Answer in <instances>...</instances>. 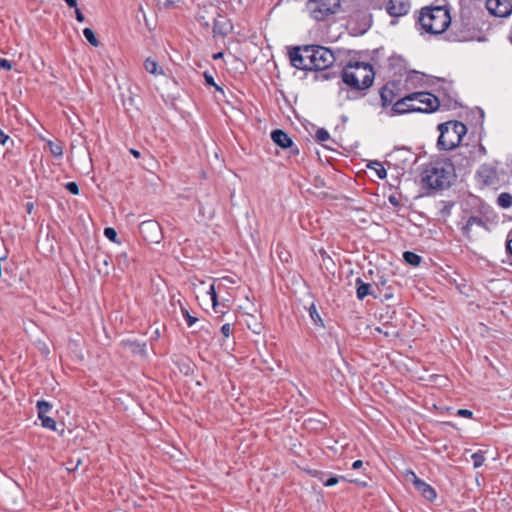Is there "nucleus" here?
<instances>
[{
    "label": "nucleus",
    "mask_w": 512,
    "mask_h": 512,
    "mask_svg": "<svg viewBox=\"0 0 512 512\" xmlns=\"http://www.w3.org/2000/svg\"><path fill=\"white\" fill-rule=\"evenodd\" d=\"M356 284V295L359 300H363L366 296L372 295L374 298L381 297V291L376 293L375 289L372 288L371 284L365 283L361 278H357Z\"/></svg>",
    "instance_id": "obj_14"
},
{
    "label": "nucleus",
    "mask_w": 512,
    "mask_h": 512,
    "mask_svg": "<svg viewBox=\"0 0 512 512\" xmlns=\"http://www.w3.org/2000/svg\"><path fill=\"white\" fill-rule=\"evenodd\" d=\"M207 293L210 295L213 307L215 308L216 305L218 304V302H217V293L215 291V285L214 284L210 285V288H209Z\"/></svg>",
    "instance_id": "obj_34"
},
{
    "label": "nucleus",
    "mask_w": 512,
    "mask_h": 512,
    "mask_svg": "<svg viewBox=\"0 0 512 512\" xmlns=\"http://www.w3.org/2000/svg\"><path fill=\"white\" fill-rule=\"evenodd\" d=\"M0 67L5 69V70H11L12 69V63L5 59V58H0Z\"/></svg>",
    "instance_id": "obj_38"
},
{
    "label": "nucleus",
    "mask_w": 512,
    "mask_h": 512,
    "mask_svg": "<svg viewBox=\"0 0 512 512\" xmlns=\"http://www.w3.org/2000/svg\"><path fill=\"white\" fill-rule=\"evenodd\" d=\"M440 135L437 146L440 150H452L457 147L467 133V127L459 121H449L438 126Z\"/></svg>",
    "instance_id": "obj_5"
},
{
    "label": "nucleus",
    "mask_w": 512,
    "mask_h": 512,
    "mask_svg": "<svg viewBox=\"0 0 512 512\" xmlns=\"http://www.w3.org/2000/svg\"><path fill=\"white\" fill-rule=\"evenodd\" d=\"M473 415L472 411L468 409H459L457 410V416L471 418Z\"/></svg>",
    "instance_id": "obj_37"
},
{
    "label": "nucleus",
    "mask_w": 512,
    "mask_h": 512,
    "mask_svg": "<svg viewBox=\"0 0 512 512\" xmlns=\"http://www.w3.org/2000/svg\"><path fill=\"white\" fill-rule=\"evenodd\" d=\"M368 168L373 169L380 179H385L387 177V171L380 162H371L368 165Z\"/></svg>",
    "instance_id": "obj_23"
},
{
    "label": "nucleus",
    "mask_w": 512,
    "mask_h": 512,
    "mask_svg": "<svg viewBox=\"0 0 512 512\" xmlns=\"http://www.w3.org/2000/svg\"><path fill=\"white\" fill-rule=\"evenodd\" d=\"M83 35L85 37V39L94 47H98L100 42L99 40L97 39V37L95 36V33L94 31L91 29V28H85L83 30Z\"/></svg>",
    "instance_id": "obj_25"
},
{
    "label": "nucleus",
    "mask_w": 512,
    "mask_h": 512,
    "mask_svg": "<svg viewBox=\"0 0 512 512\" xmlns=\"http://www.w3.org/2000/svg\"><path fill=\"white\" fill-rule=\"evenodd\" d=\"M50 153L57 158H61L63 156V146L60 142H53L49 140L47 142Z\"/></svg>",
    "instance_id": "obj_19"
},
{
    "label": "nucleus",
    "mask_w": 512,
    "mask_h": 512,
    "mask_svg": "<svg viewBox=\"0 0 512 512\" xmlns=\"http://www.w3.org/2000/svg\"><path fill=\"white\" fill-rule=\"evenodd\" d=\"M9 139L8 135H6L1 129H0V144L4 145L7 140Z\"/></svg>",
    "instance_id": "obj_42"
},
{
    "label": "nucleus",
    "mask_w": 512,
    "mask_h": 512,
    "mask_svg": "<svg viewBox=\"0 0 512 512\" xmlns=\"http://www.w3.org/2000/svg\"><path fill=\"white\" fill-rule=\"evenodd\" d=\"M75 16L78 22H84L85 17L83 13L80 11V9H78L77 7L75 8Z\"/></svg>",
    "instance_id": "obj_41"
},
{
    "label": "nucleus",
    "mask_w": 512,
    "mask_h": 512,
    "mask_svg": "<svg viewBox=\"0 0 512 512\" xmlns=\"http://www.w3.org/2000/svg\"><path fill=\"white\" fill-rule=\"evenodd\" d=\"M66 189L73 195L79 194V187L76 182H68L65 185Z\"/></svg>",
    "instance_id": "obj_35"
},
{
    "label": "nucleus",
    "mask_w": 512,
    "mask_h": 512,
    "mask_svg": "<svg viewBox=\"0 0 512 512\" xmlns=\"http://www.w3.org/2000/svg\"><path fill=\"white\" fill-rule=\"evenodd\" d=\"M362 466H363V461L362 460H356L352 464V469L357 470V469H360Z\"/></svg>",
    "instance_id": "obj_43"
},
{
    "label": "nucleus",
    "mask_w": 512,
    "mask_h": 512,
    "mask_svg": "<svg viewBox=\"0 0 512 512\" xmlns=\"http://www.w3.org/2000/svg\"><path fill=\"white\" fill-rule=\"evenodd\" d=\"M204 78H205V82H206V84H207V85L213 86V87H215V88H216V90H218V91H220V92H223L222 88H221V87H219V86L215 83L214 78H213V76H212L210 73L205 72V73H204Z\"/></svg>",
    "instance_id": "obj_31"
},
{
    "label": "nucleus",
    "mask_w": 512,
    "mask_h": 512,
    "mask_svg": "<svg viewBox=\"0 0 512 512\" xmlns=\"http://www.w3.org/2000/svg\"><path fill=\"white\" fill-rule=\"evenodd\" d=\"M497 203L503 209L510 208L512 206V195L507 192L501 193L497 198Z\"/></svg>",
    "instance_id": "obj_20"
},
{
    "label": "nucleus",
    "mask_w": 512,
    "mask_h": 512,
    "mask_svg": "<svg viewBox=\"0 0 512 512\" xmlns=\"http://www.w3.org/2000/svg\"><path fill=\"white\" fill-rule=\"evenodd\" d=\"M104 235L110 241H112L114 243H119L118 238H117V232L114 228H112V227L105 228Z\"/></svg>",
    "instance_id": "obj_30"
},
{
    "label": "nucleus",
    "mask_w": 512,
    "mask_h": 512,
    "mask_svg": "<svg viewBox=\"0 0 512 512\" xmlns=\"http://www.w3.org/2000/svg\"><path fill=\"white\" fill-rule=\"evenodd\" d=\"M410 7L409 0H389L386 11L392 17H401L409 12Z\"/></svg>",
    "instance_id": "obj_13"
},
{
    "label": "nucleus",
    "mask_w": 512,
    "mask_h": 512,
    "mask_svg": "<svg viewBox=\"0 0 512 512\" xmlns=\"http://www.w3.org/2000/svg\"><path fill=\"white\" fill-rule=\"evenodd\" d=\"M315 140L319 143L326 142L330 140V134L326 129L320 128L316 131Z\"/></svg>",
    "instance_id": "obj_28"
},
{
    "label": "nucleus",
    "mask_w": 512,
    "mask_h": 512,
    "mask_svg": "<svg viewBox=\"0 0 512 512\" xmlns=\"http://www.w3.org/2000/svg\"><path fill=\"white\" fill-rule=\"evenodd\" d=\"M389 200H390V202L392 204H397L398 203L395 197H390Z\"/></svg>",
    "instance_id": "obj_47"
},
{
    "label": "nucleus",
    "mask_w": 512,
    "mask_h": 512,
    "mask_svg": "<svg viewBox=\"0 0 512 512\" xmlns=\"http://www.w3.org/2000/svg\"><path fill=\"white\" fill-rule=\"evenodd\" d=\"M409 474L412 478L415 489L428 501H434L437 497L435 489L425 481L418 478L413 471H410Z\"/></svg>",
    "instance_id": "obj_12"
},
{
    "label": "nucleus",
    "mask_w": 512,
    "mask_h": 512,
    "mask_svg": "<svg viewBox=\"0 0 512 512\" xmlns=\"http://www.w3.org/2000/svg\"><path fill=\"white\" fill-rule=\"evenodd\" d=\"M271 139L275 144L279 147L287 149H291V153L297 155L299 153V149L294 145L292 139L289 135L281 129H276L271 132Z\"/></svg>",
    "instance_id": "obj_11"
},
{
    "label": "nucleus",
    "mask_w": 512,
    "mask_h": 512,
    "mask_svg": "<svg viewBox=\"0 0 512 512\" xmlns=\"http://www.w3.org/2000/svg\"><path fill=\"white\" fill-rule=\"evenodd\" d=\"M394 97L395 96H394L393 90L391 88H389L387 85H385L380 90V98H381L383 107H387L388 105H390L393 102Z\"/></svg>",
    "instance_id": "obj_17"
},
{
    "label": "nucleus",
    "mask_w": 512,
    "mask_h": 512,
    "mask_svg": "<svg viewBox=\"0 0 512 512\" xmlns=\"http://www.w3.org/2000/svg\"><path fill=\"white\" fill-rule=\"evenodd\" d=\"M506 250L512 256V237H511V234L508 235V238H507V241H506Z\"/></svg>",
    "instance_id": "obj_40"
},
{
    "label": "nucleus",
    "mask_w": 512,
    "mask_h": 512,
    "mask_svg": "<svg viewBox=\"0 0 512 512\" xmlns=\"http://www.w3.org/2000/svg\"><path fill=\"white\" fill-rule=\"evenodd\" d=\"M342 81L349 87L360 91L369 88L374 80L373 67L364 62L346 65L341 73Z\"/></svg>",
    "instance_id": "obj_3"
},
{
    "label": "nucleus",
    "mask_w": 512,
    "mask_h": 512,
    "mask_svg": "<svg viewBox=\"0 0 512 512\" xmlns=\"http://www.w3.org/2000/svg\"><path fill=\"white\" fill-rule=\"evenodd\" d=\"M139 232L143 239L149 243H159L163 237L160 224L155 220H146L140 223Z\"/></svg>",
    "instance_id": "obj_9"
},
{
    "label": "nucleus",
    "mask_w": 512,
    "mask_h": 512,
    "mask_svg": "<svg viewBox=\"0 0 512 512\" xmlns=\"http://www.w3.org/2000/svg\"><path fill=\"white\" fill-rule=\"evenodd\" d=\"M41 420V424L44 428H47L49 430L55 431L56 430V421L52 419L51 417L43 416L39 417Z\"/></svg>",
    "instance_id": "obj_27"
},
{
    "label": "nucleus",
    "mask_w": 512,
    "mask_h": 512,
    "mask_svg": "<svg viewBox=\"0 0 512 512\" xmlns=\"http://www.w3.org/2000/svg\"><path fill=\"white\" fill-rule=\"evenodd\" d=\"M221 333L223 334L224 338H228L232 333V327L229 323H225L221 327Z\"/></svg>",
    "instance_id": "obj_36"
},
{
    "label": "nucleus",
    "mask_w": 512,
    "mask_h": 512,
    "mask_svg": "<svg viewBox=\"0 0 512 512\" xmlns=\"http://www.w3.org/2000/svg\"><path fill=\"white\" fill-rule=\"evenodd\" d=\"M413 109V102L412 100H407L406 99V96L400 98L399 100H397L392 108H391V115H401V114H405V113H411V112H414Z\"/></svg>",
    "instance_id": "obj_15"
},
{
    "label": "nucleus",
    "mask_w": 512,
    "mask_h": 512,
    "mask_svg": "<svg viewBox=\"0 0 512 512\" xmlns=\"http://www.w3.org/2000/svg\"><path fill=\"white\" fill-rule=\"evenodd\" d=\"M306 7L313 19L321 21L337 12L340 0H308Z\"/></svg>",
    "instance_id": "obj_7"
},
{
    "label": "nucleus",
    "mask_w": 512,
    "mask_h": 512,
    "mask_svg": "<svg viewBox=\"0 0 512 512\" xmlns=\"http://www.w3.org/2000/svg\"><path fill=\"white\" fill-rule=\"evenodd\" d=\"M454 177L452 164L437 162L428 166L422 173V182L428 188L443 190L451 185Z\"/></svg>",
    "instance_id": "obj_4"
},
{
    "label": "nucleus",
    "mask_w": 512,
    "mask_h": 512,
    "mask_svg": "<svg viewBox=\"0 0 512 512\" xmlns=\"http://www.w3.org/2000/svg\"><path fill=\"white\" fill-rule=\"evenodd\" d=\"M417 23L423 32L440 35L451 24L450 10L447 6L424 7L420 11Z\"/></svg>",
    "instance_id": "obj_2"
},
{
    "label": "nucleus",
    "mask_w": 512,
    "mask_h": 512,
    "mask_svg": "<svg viewBox=\"0 0 512 512\" xmlns=\"http://www.w3.org/2000/svg\"><path fill=\"white\" fill-rule=\"evenodd\" d=\"M485 452L484 451H477L471 455V459L473 461L474 468H479L483 465L485 462Z\"/></svg>",
    "instance_id": "obj_26"
},
{
    "label": "nucleus",
    "mask_w": 512,
    "mask_h": 512,
    "mask_svg": "<svg viewBox=\"0 0 512 512\" xmlns=\"http://www.w3.org/2000/svg\"><path fill=\"white\" fill-rule=\"evenodd\" d=\"M407 100H412L414 112L432 113L440 105L439 99L429 92H413L406 95Z\"/></svg>",
    "instance_id": "obj_6"
},
{
    "label": "nucleus",
    "mask_w": 512,
    "mask_h": 512,
    "mask_svg": "<svg viewBox=\"0 0 512 512\" xmlns=\"http://www.w3.org/2000/svg\"><path fill=\"white\" fill-rule=\"evenodd\" d=\"M144 68L148 73L153 74L155 76L164 74L162 67H160L157 61L153 58H147L144 61Z\"/></svg>",
    "instance_id": "obj_16"
},
{
    "label": "nucleus",
    "mask_w": 512,
    "mask_h": 512,
    "mask_svg": "<svg viewBox=\"0 0 512 512\" xmlns=\"http://www.w3.org/2000/svg\"><path fill=\"white\" fill-rule=\"evenodd\" d=\"M130 153H131L135 158H139V157H140V152H139L138 150L130 149Z\"/></svg>",
    "instance_id": "obj_45"
},
{
    "label": "nucleus",
    "mask_w": 512,
    "mask_h": 512,
    "mask_svg": "<svg viewBox=\"0 0 512 512\" xmlns=\"http://www.w3.org/2000/svg\"><path fill=\"white\" fill-rule=\"evenodd\" d=\"M386 284H387V280L383 276L379 277L378 281H376L374 283V285H375L374 289H375L376 293H379V291L384 290Z\"/></svg>",
    "instance_id": "obj_33"
},
{
    "label": "nucleus",
    "mask_w": 512,
    "mask_h": 512,
    "mask_svg": "<svg viewBox=\"0 0 512 512\" xmlns=\"http://www.w3.org/2000/svg\"><path fill=\"white\" fill-rule=\"evenodd\" d=\"M473 226L485 227V222L482 218L477 216H471L468 218L466 225L463 227V232L468 235Z\"/></svg>",
    "instance_id": "obj_18"
},
{
    "label": "nucleus",
    "mask_w": 512,
    "mask_h": 512,
    "mask_svg": "<svg viewBox=\"0 0 512 512\" xmlns=\"http://www.w3.org/2000/svg\"><path fill=\"white\" fill-rule=\"evenodd\" d=\"M403 258L408 264L414 267L418 266L421 263L422 259L418 254L411 251L404 252Z\"/></svg>",
    "instance_id": "obj_21"
},
{
    "label": "nucleus",
    "mask_w": 512,
    "mask_h": 512,
    "mask_svg": "<svg viewBox=\"0 0 512 512\" xmlns=\"http://www.w3.org/2000/svg\"><path fill=\"white\" fill-rule=\"evenodd\" d=\"M66 4L71 8H76L77 0H64Z\"/></svg>",
    "instance_id": "obj_44"
},
{
    "label": "nucleus",
    "mask_w": 512,
    "mask_h": 512,
    "mask_svg": "<svg viewBox=\"0 0 512 512\" xmlns=\"http://www.w3.org/2000/svg\"><path fill=\"white\" fill-rule=\"evenodd\" d=\"M393 297V293L391 291V288H387L385 291L381 290V297L385 299H390Z\"/></svg>",
    "instance_id": "obj_39"
},
{
    "label": "nucleus",
    "mask_w": 512,
    "mask_h": 512,
    "mask_svg": "<svg viewBox=\"0 0 512 512\" xmlns=\"http://www.w3.org/2000/svg\"><path fill=\"white\" fill-rule=\"evenodd\" d=\"M32 207H33V205H32V204H30V203H28V204H27V208H28V211H29V212H30V210L32 209Z\"/></svg>",
    "instance_id": "obj_48"
},
{
    "label": "nucleus",
    "mask_w": 512,
    "mask_h": 512,
    "mask_svg": "<svg viewBox=\"0 0 512 512\" xmlns=\"http://www.w3.org/2000/svg\"><path fill=\"white\" fill-rule=\"evenodd\" d=\"M486 8L497 17H507L512 13V0H486Z\"/></svg>",
    "instance_id": "obj_10"
},
{
    "label": "nucleus",
    "mask_w": 512,
    "mask_h": 512,
    "mask_svg": "<svg viewBox=\"0 0 512 512\" xmlns=\"http://www.w3.org/2000/svg\"><path fill=\"white\" fill-rule=\"evenodd\" d=\"M222 57H223V53L222 52H219V53L213 55V59H219V58H222Z\"/></svg>",
    "instance_id": "obj_46"
},
{
    "label": "nucleus",
    "mask_w": 512,
    "mask_h": 512,
    "mask_svg": "<svg viewBox=\"0 0 512 512\" xmlns=\"http://www.w3.org/2000/svg\"><path fill=\"white\" fill-rule=\"evenodd\" d=\"M291 65L307 71L325 70L335 61L333 52L323 46L307 45L294 47L289 51Z\"/></svg>",
    "instance_id": "obj_1"
},
{
    "label": "nucleus",
    "mask_w": 512,
    "mask_h": 512,
    "mask_svg": "<svg viewBox=\"0 0 512 512\" xmlns=\"http://www.w3.org/2000/svg\"><path fill=\"white\" fill-rule=\"evenodd\" d=\"M308 311H309V315H310L312 321L314 322V324L317 326L323 327L324 326L323 320H322L320 314L318 313L315 304H311Z\"/></svg>",
    "instance_id": "obj_22"
},
{
    "label": "nucleus",
    "mask_w": 512,
    "mask_h": 512,
    "mask_svg": "<svg viewBox=\"0 0 512 512\" xmlns=\"http://www.w3.org/2000/svg\"><path fill=\"white\" fill-rule=\"evenodd\" d=\"M36 407L38 412V418L46 416V414L52 409V405L45 400L38 401Z\"/></svg>",
    "instance_id": "obj_24"
},
{
    "label": "nucleus",
    "mask_w": 512,
    "mask_h": 512,
    "mask_svg": "<svg viewBox=\"0 0 512 512\" xmlns=\"http://www.w3.org/2000/svg\"><path fill=\"white\" fill-rule=\"evenodd\" d=\"M476 180L483 188H496L500 183L496 166L487 163L480 165L476 172Z\"/></svg>",
    "instance_id": "obj_8"
},
{
    "label": "nucleus",
    "mask_w": 512,
    "mask_h": 512,
    "mask_svg": "<svg viewBox=\"0 0 512 512\" xmlns=\"http://www.w3.org/2000/svg\"><path fill=\"white\" fill-rule=\"evenodd\" d=\"M181 313H182L184 319L186 320L188 327H192L198 321V318L192 316L189 313V311L183 306H181Z\"/></svg>",
    "instance_id": "obj_29"
},
{
    "label": "nucleus",
    "mask_w": 512,
    "mask_h": 512,
    "mask_svg": "<svg viewBox=\"0 0 512 512\" xmlns=\"http://www.w3.org/2000/svg\"><path fill=\"white\" fill-rule=\"evenodd\" d=\"M340 480H344L342 476H333L329 477L326 481L323 482L324 486L331 487L336 485Z\"/></svg>",
    "instance_id": "obj_32"
}]
</instances>
